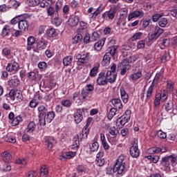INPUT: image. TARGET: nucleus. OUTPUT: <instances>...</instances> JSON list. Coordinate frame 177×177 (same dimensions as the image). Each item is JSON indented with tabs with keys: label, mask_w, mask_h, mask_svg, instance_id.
<instances>
[{
	"label": "nucleus",
	"mask_w": 177,
	"mask_h": 177,
	"mask_svg": "<svg viewBox=\"0 0 177 177\" xmlns=\"http://www.w3.org/2000/svg\"><path fill=\"white\" fill-rule=\"evenodd\" d=\"M88 59H89V57H88L87 54L86 55L82 56L80 59L77 60V66H82V64H85V63L88 62Z\"/></svg>",
	"instance_id": "obj_45"
},
{
	"label": "nucleus",
	"mask_w": 177,
	"mask_h": 177,
	"mask_svg": "<svg viewBox=\"0 0 177 177\" xmlns=\"http://www.w3.org/2000/svg\"><path fill=\"white\" fill-rule=\"evenodd\" d=\"M37 77H38V75L37 74V73L34 71L28 73V77L30 81H35Z\"/></svg>",
	"instance_id": "obj_56"
},
{
	"label": "nucleus",
	"mask_w": 177,
	"mask_h": 177,
	"mask_svg": "<svg viewBox=\"0 0 177 177\" xmlns=\"http://www.w3.org/2000/svg\"><path fill=\"white\" fill-rule=\"evenodd\" d=\"M131 145L132 146L130 147V156H131L133 158H138L139 156H140V150L138 145V140L134 139Z\"/></svg>",
	"instance_id": "obj_9"
},
{
	"label": "nucleus",
	"mask_w": 177,
	"mask_h": 177,
	"mask_svg": "<svg viewBox=\"0 0 177 177\" xmlns=\"http://www.w3.org/2000/svg\"><path fill=\"white\" fill-rule=\"evenodd\" d=\"M118 128L115 127H113L109 129V133L110 135H112V136H115V138H117V135L119 133Z\"/></svg>",
	"instance_id": "obj_55"
},
{
	"label": "nucleus",
	"mask_w": 177,
	"mask_h": 177,
	"mask_svg": "<svg viewBox=\"0 0 177 177\" xmlns=\"http://www.w3.org/2000/svg\"><path fill=\"white\" fill-rule=\"evenodd\" d=\"M106 42V38H102L97 42L94 44V49L95 50H97V52H100L104 46V44Z\"/></svg>",
	"instance_id": "obj_27"
},
{
	"label": "nucleus",
	"mask_w": 177,
	"mask_h": 177,
	"mask_svg": "<svg viewBox=\"0 0 177 177\" xmlns=\"http://www.w3.org/2000/svg\"><path fill=\"white\" fill-rule=\"evenodd\" d=\"M80 147V135H76L73 138V143L71 146V150H78Z\"/></svg>",
	"instance_id": "obj_31"
},
{
	"label": "nucleus",
	"mask_w": 177,
	"mask_h": 177,
	"mask_svg": "<svg viewBox=\"0 0 177 177\" xmlns=\"http://www.w3.org/2000/svg\"><path fill=\"white\" fill-rule=\"evenodd\" d=\"M158 24L160 27H166L167 24H168V19L167 18H160Z\"/></svg>",
	"instance_id": "obj_63"
},
{
	"label": "nucleus",
	"mask_w": 177,
	"mask_h": 177,
	"mask_svg": "<svg viewBox=\"0 0 177 177\" xmlns=\"http://www.w3.org/2000/svg\"><path fill=\"white\" fill-rule=\"evenodd\" d=\"M62 6H63V1L57 0L55 7L56 15H59V12L60 11V9H62Z\"/></svg>",
	"instance_id": "obj_52"
},
{
	"label": "nucleus",
	"mask_w": 177,
	"mask_h": 177,
	"mask_svg": "<svg viewBox=\"0 0 177 177\" xmlns=\"http://www.w3.org/2000/svg\"><path fill=\"white\" fill-rule=\"evenodd\" d=\"M131 114H132V111L129 109H127L124 113L116 121L117 127H124L125 124L129 122V120H131Z\"/></svg>",
	"instance_id": "obj_4"
},
{
	"label": "nucleus",
	"mask_w": 177,
	"mask_h": 177,
	"mask_svg": "<svg viewBox=\"0 0 177 177\" xmlns=\"http://www.w3.org/2000/svg\"><path fill=\"white\" fill-rule=\"evenodd\" d=\"M77 156V151H68L62 153L59 156V160L62 161H66V160H71L73 157Z\"/></svg>",
	"instance_id": "obj_18"
},
{
	"label": "nucleus",
	"mask_w": 177,
	"mask_h": 177,
	"mask_svg": "<svg viewBox=\"0 0 177 177\" xmlns=\"http://www.w3.org/2000/svg\"><path fill=\"white\" fill-rule=\"evenodd\" d=\"M1 55L8 60L13 59V52L12 51V48L10 46L5 47L1 51Z\"/></svg>",
	"instance_id": "obj_15"
},
{
	"label": "nucleus",
	"mask_w": 177,
	"mask_h": 177,
	"mask_svg": "<svg viewBox=\"0 0 177 177\" xmlns=\"http://www.w3.org/2000/svg\"><path fill=\"white\" fill-rule=\"evenodd\" d=\"M44 142L47 145L48 150H52V149H53V146L56 145V140L55 139V137L52 136H45Z\"/></svg>",
	"instance_id": "obj_17"
},
{
	"label": "nucleus",
	"mask_w": 177,
	"mask_h": 177,
	"mask_svg": "<svg viewBox=\"0 0 177 177\" xmlns=\"http://www.w3.org/2000/svg\"><path fill=\"white\" fill-rule=\"evenodd\" d=\"M166 84H167L166 88L167 91H169V92H172L174 91L175 83H174V82L171 80H167L166 82Z\"/></svg>",
	"instance_id": "obj_53"
},
{
	"label": "nucleus",
	"mask_w": 177,
	"mask_h": 177,
	"mask_svg": "<svg viewBox=\"0 0 177 177\" xmlns=\"http://www.w3.org/2000/svg\"><path fill=\"white\" fill-rule=\"evenodd\" d=\"M117 13V8H111L109 10L104 12L101 17L102 20H106V19H109V20H113L114 17H115V15Z\"/></svg>",
	"instance_id": "obj_12"
},
{
	"label": "nucleus",
	"mask_w": 177,
	"mask_h": 177,
	"mask_svg": "<svg viewBox=\"0 0 177 177\" xmlns=\"http://www.w3.org/2000/svg\"><path fill=\"white\" fill-rule=\"evenodd\" d=\"M99 150V142H97V136H95L91 145H90V151L94 153Z\"/></svg>",
	"instance_id": "obj_28"
},
{
	"label": "nucleus",
	"mask_w": 177,
	"mask_h": 177,
	"mask_svg": "<svg viewBox=\"0 0 177 177\" xmlns=\"http://www.w3.org/2000/svg\"><path fill=\"white\" fill-rule=\"evenodd\" d=\"M117 109L115 108H111L108 114V120H109V121H111V120H113V118H114V116L115 115L116 113H117Z\"/></svg>",
	"instance_id": "obj_50"
},
{
	"label": "nucleus",
	"mask_w": 177,
	"mask_h": 177,
	"mask_svg": "<svg viewBox=\"0 0 177 177\" xmlns=\"http://www.w3.org/2000/svg\"><path fill=\"white\" fill-rule=\"evenodd\" d=\"M57 30L55 28H48L46 30L45 35L48 37V38H55L57 37Z\"/></svg>",
	"instance_id": "obj_22"
},
{
	"label": "nucleus",
	"mask_w": 177,
	"mask_h": 177,
	"mask_svg": "<svg viewBox=\"0 0 177 177\" xmlns=\"http://www.w3.org/2000/svg\"><path fill=\"white\" fill-rule=\"evenodd\" d=\"M165 71V68L163 67L160 69V71L159 72H158L156 74L152 83L151 84V85L149 86V87L148 88V89L147 91L146 99L145 100V103H147L150 100V99H151V96L153 95V91H154V86H157V85H158V82H159L158 81L160 80H161V81H162V80H164Z\"/></svg>",
	"instance_id": "obj_2"
},
{
	"label": "nucleus",
	"mask_w": 177,
	"mask_h": 177,
	"mask_svg": "<svg viewBox=\"0 0 177 177\" xmlns=\"http://www.w3.org/2000/svg\"><path fill=\"white\" fill-rule=\"evenodd\" d=\"M110 60H111V56L105 53L102 61V66H104V67H107V66L110 64Z\"/></svg>",
	"instance_id": "obj_37"
},
{
	"label": "nucleus",
	"mask_w": 177,
	"mask_h": 177,
	"mask_svg": "<svg viewBox=\"0 0 177 177\" xmlns=\"http://www.w3.org/2000/svg\"><path fill=\"white\" fill-rule=\"evenodd\" d=\"M168 99V91L163 90L161 93H157L153 100L154 107H160L161 102H165Z\"/></svg>",
	"instance_id": "obj_3"
},
{
	"label": "nucleus",
	"mask_w": 177,
	"mask_h": 177,
	"mask_svg": "<svg viewBox=\"0 0 177 177\" xmlns=\"http://www.w3.org/2000/svg\"><path fill=\"white\" fill-rule=\"evenodd\" d=\"M77 172L82 175V174L86 172V167L84 165H80L77 167Z\"/></svg>",
	"instance_id": "obj_57"
},
{
	"label": "nucleus",
	"mask_w": 177,
	"mask_h": 177,
	"mask_svg": "<svg viewBox=\"0 0 177 177\" xmlns=\"http://www.w3.org/2000/svg\"><path fill=\"white\" fill-rule=\"evenodd\" d=\"M61 104L66 109H70V107H71V106L73 105V102H71V100H62L61 101Z\"/></svg>",
	"instance_id": "obj_49"
},
{
	"label": "nucleus",
	"mask_w": 177,
	"mask_h": 177,
	"mask_svg": "<svg viewBox=\"0 0 177 177\" xmlns=\"http://www.w3.org/2000/svg\"><path fill=\"white\" fill-rule=\"evenodd\" d=\"M2 158H3V161H4V162H9L10 161V160H12V155L10 154V153L5 151L4 152H3L1 153Z\"/></svg>",
	"instance_id": "obj_41"
},
{
	"label": "nucleus",
	"mask_w": 177,
	"mask_h": 177,
	"mask_svg": "<svg viewBox=\"0 0 177 177\" xmlns=\"http://www.w3.org/2000/svg\"><path fill=\"white\" fill-rule=\"evenodd\" d=\"M99 73V67L94 66L89 73V77H91L92 78L96 77L97 75V73Z\"/></svg>",
	"instance_id": "obj_48"
},
{
	"label": "nucleus",
	"mask_w": 177,
	"mask_h": 177,
	"mask_svg": "<svg viewBox=\"0 0 177 177\" xmlns=\"http://www.w3.org/2000/svg\"><path fill=\"white\" fill-rule=\"evenodd\" d=\"M8 96L10 97L11 100H15V99H16V96H17V91L11 89L8 93Z\"/></svg>",
	"instance_id": "obj_61"
},
{
	"label": "nucleus",
	"mask_w": 177,
	"mask_h": 177,
	"mask_svg": "<svg viewBox=\"0 0 177 177\" xmlns=\"http://www.w3.org/2000/svg\"><path fill=\"white\" fill-rule=\"evenodd\" d=\"M105 6L103 4H100L99 7L95 10V12L90 14L89 19L90 20H96V17L103 12V10L105 9Z\"/></svg>",
	"instance_id": "obj_19"
},
{
	"label": "nucleus",
	"mask_w": 177,
	"mask_h": 177,
	"mask_svg": "<svg viewBox=\"0 0 177 177\" xmlns=\"http://www.w3.org/2000/svg\"><path fill=\"white\" fill-rule=\"evenodd\" d=\"M117 49H118V46H109L106 49V54L109 56H114L117 53Z\"/></svg>",
	"instance_id": "obj_32"
},
{
	"label": "nucleus",
	"mask_w": 177,
	"mask_h": 177,
	"mask_svg": "<svg viewBox=\"0 0 177 177\" xmlns=\"http://www.w3.org/2000/svg\"><path fill=\"white\" fill-rule=\"evenodd\" d=\"M38 68H39L40 71H45L48 68V64L45 62H41L38 64Z\"/></svg>",
	"instance_id": "obj_60"
},
{
	"label": "nucleus",
	"mask_w": 177,
	"mask_h": 177,
	"mask_svg": "<svg viewBox=\"0 0 177 177\" xmlns=\"http://www.w3.org/2000/svg\"><path fill=\"white\" fill-rule=\"evenodd\" d=\"M8 85L11 86V88H16V86L20 85V80H19L17 76H13V77L8 82Z\"/></svg>",
	"instance_id": "obj_29"
},
{
	"label": "nucleus",
	"mask_w": 177,
	"mask_h": 177,
	"mask_svg": "<svg viewBox=\"0 0 177 177\" xmlns=\"http://www.w3.org/2000/svg\"><path fill=\"white\" fill-rule=\"evenodd\" d=\"M10 34V26L9 25H5L3 28L0 35L1 37H8Z\"/></svg>",
	"instance_id": "obj_36"
},
{
	"label": "nucleus",
	"mask_w": 177,
	"mask_h": 177,
	"mask_svg": "<svg viewBox=\"0 0 177 177\" xmlns=\"http://www.w3.org/2000/svg\"><path fill=\"white\" fill-rule=\"evenodd\" d=\"M177 161L176 157H175V155H170L167 156H164L160 160V164L162 167H164L165 168H168L171 164L174 165V164H176Z\"/></svg>",
	"instance_id": "obj_5"
},
{
	"label": "nucleus",
	"mask_w": 177,
	"mask_h": 177,
	"mask_svg": "<svg viewBox=\"0 0 177 177\" xmlns=\"http://www.w3.org/2000/svg\"><path fill=\"white\" fill-rule=\"evenodd\" d=\"M53 0H42L40 3L41 8H49L53 5Z\"/></svg>",
	"instance_id": "obj_40"
},
{
	"label": "nucleus",
	"mask_w": 177,
	"mask_h": 177,
	"mask_svg": "<svg viewBox=\"0 0 177 177\" xmlns=\"http://www.w3.org/2000/svg\"><path fill=\"white\" fill-rule=\"evenodd\" d=\"M18 27L21 31H27L28 27H30V23L27 19H21L19 24H18Z\"/></svg>",
	"instance_id": "obj_23"
},
{
	"label": "nucleus",
	"mask_w": 177,
	"mask_h": 177,
	"mask_svg": "<svg viewBox=\"0 0 177 177\" xmlns=\"http://www.w3.org/2000/svg\"><path fill=\"white\" fill-rule=\"evenodd\" d=\"M55 115H56V114L55 113V111H47V113H46V115L44 116V124H41V123H39V125H41L42 127H45V125H46V122H48V124H50V122L53 120H55Z\"/></svg>",
	"instance_id": "obj_16"
},
{
	"label": "nucleus",
	"mask_w": 177,
	"mask_h": 177,
	"mask_svg": "<svg viewBox=\"0 0 177 177\" xmlns=\"http://www.w3.org/2000/svg\"><path fill=\"white\" fill-rule=\"evenodd\" d=\"M6 71L8 73H17L20 70V64L16 62V59H12L9 63H8L6 68Z\"/></svg>",
	"instance_id": "obj_10"
},
{
	"label": "nucleus",
	"mask_w": 177,
	"mask_h": 177,
	"mask_svg": "<svg viewBox=\"0 0 177 177\" xmlns=\"http://www.w3.org/2000/svg\"><path fill=\"white\" fill-rule=\"evenodd\" d=\"M48 174H49V171L48 170L46 165H42L40 169V176L46 177Z\"/></svg>",
	"instance_id": "obj_47"
},
{
	"label": "nucleus",
	"mask_w": 177,
	"mask_h": 177,
	"mask_svg": "<svg viewBox=\"0 0 177 177\" xmlns=\"http://www.w3.org/2000/svg\"><path fill=\"white\" fill-rule=\"evenodd\" d=\"M5 140L9 143H16V137L12 135V133H8L5 138Z\"/></svg>",
	"instance_id": "obj_46"
},
{
	"label": "nucleus",
	"mask_w": 177,
	"mask_h": 177,
	"mask_svg": "<svg viewBox=\"0 0 177 177\" xmlns=\"http://www.w3.org/2000/svg\"><path fill=\"white\" fill-rule=\"evenodd\" d=\"M120 97L125 104H127V102L128 100H129V95L127 93V91H125V88L124 87H121L120 89Z\"/></svg>",
	"instance_id": "obj_26"
},
{
	"label": "nucleus",
	"mask_w": 177,
	"mask_h": 177,
	"mask_svg": "<svg viewBox=\"0 0 177 177\" xmlns=\"http://www.w3.org/2000/svg\"><path fill=\"white\" fill-rule=\"evenodd\" d=\"M100 38V33L99 32H93L91 36V40L93 41H97Z\"/></svg>",
	"instance_id": "obj_58"
},
{
	"label": "nucleus",
	"mask_w": 177,
	"mask_h": 177,
	"mask_svg": "<svg viewBox=\"0 0 177 177\" xmlns=\"http://www.w3.org/2000/svg\"><path fill=\"white\" fill-rule=\"evenodd\" d=\"M165 151H162V149L160 147H151L147 150L148 154H158V153H165Z\"/></svg>",
	"instance_id": "obj_33"
},
{
	"label": "nucleus",
	"mask_w": 177,
	"mask_h": 177,
	"mask_svg": "<svg viewBox=\"0 0 177 177\" xmlns=\"http://www.w3.org/2000/svg\"><path fill=\"white\" fill-rule=\"evenodd\" d=\"M81 96L82 100H83V101L85 102V100H88V99H91V97H92V93H89L88 91H86V90L82 89L81 92Z\"/></svg>",
	"instance_id": "obj_35"
},
{
	"label": "nucleus",
	"mask_w": 177,
	"mask_h": 177,
	"mask_svg": "<svg viewBox=\"0 0 177 177\" xmlns=\"http://www.w3.org/2000/svg\"><path fill=\"white\" fill-rule=\"evenodd\" d=\"M82 35L78 33L74 37L72 38L73 45H76L77 44H81L82 42Z\"/></svg>",
	"instance_id": "obj_34"
},
{
	"label": "nucleus",
	"mask_w": 177,
	"mask_h": 177,
	"mask_svg": "<svg viewBox=\"0 0 177 177\" xmlns=\"http://www.w3.org/2000/svg\"><path fill=\"white\" fill-rule=\"evenodd\" d=\"M73 63V55H68L63 59V64L65 66H71Z\"/></svg>",
	"instance_id": "obj_38"
},
{
	"label": "nucleus",
	"mask_w": 177,
	"mask_h": 177,
	"mask_svg": "<svg viewBox=\"0 0 177 177\" xmlns=\"http://www.w3.org/2000/svg\"><path fill=\"white\" fill-rule=\"evenodd\" d=\"M163 107L165 110V111H171V110H173L174 109V102L172 100L167 101L164 105Z\"/></svg>",
	"instance_id": "obj_42"
},
{
	"label": "nucleus",
	"mask_w": 177,
	"mask_h": 177,
	"mask_svg": "<svg viewBox=\"0 0 177 177\" xmlns=\"http://www.w3.org/2000/svg\"><path fill=\"white\" fill-rule=\"evenodd\" d=\"M39 124H45V115L48 113V107L44 105H39L37 107Z\"/></svg>",
	"instance_id": "obj_7"
},
{
	"label": "nucleus",
	"mask_w": 177,
	"mask_h": 177,
	"mask_svg": "<svg viewBox=\"0 0 177 177\" xmlns=\"http://www.w3.org/2000/svg\"><path fill=\"white\" fill-rule=\"evenodd\" d=\"M79 23H80V17L77 15H75L74 17L69 18L68 20V24L70 27H75L78 26Z\"/></svg>",
	"instance_id": "obj_24"
},
{
	"label": "nucleus",
	"mask_w": 177,
	"mask_h": 177,
	"mask_svg": "<svg viewBox=\"0 0 177 177\" xmlns=\"http://www.w3.org/2000/svg\"><path fill=\"white\" fill-rule=\"evenodd\" d=\"M23 122V118L21 115H18L12 119L11 122L12 127H17L20 122Z\"/></svg>",
	"instance_id": "obj_44"
},
{
	"label": "nucleus",
	"mask_w": 177,
	"mask_h": 177,
	"mask_svg": "<svg viewBox=\"0 0 177 177\" xmlns=\"http://www.w3.org/2000/svg\"><path fill=\"white\" fill-rule=\"evenodd\" d=\"M106 75L108 80V82H110V84H114V82H115V80H117V73L107 71Z\"/></svg>",
	"instance_id": "obj_30"
},
{
	"label": "nucleus",
	"mask_w": 177,
	"mask_h": 177,
	"mask_svg": "<svg viewBox=\"0 0 177 177\" xmlns=\"http://www.w3.org/2000/svg\"><path fill=\"white\" fill-rule=\"evenodd\" d=\"M88 110L85 108L83 109H77L76 112L73 114L74 122L75 124H80L84 120V115L85 113H87Z\"/></svg>",
	"instance_id": "obj_6"
},
{
	"label": "nucleus",
	"mask_w": 177,
	"mask_h": 177,
	"mask_svg": "<svg viewBox=\"0 0 177 177\" xmlns=\"http://www.w3.org/2000/svg\"><path fill=\"white\" fill-rule=\"evenodd\" d=\"M117 172L118 175H125L128 172V169L125 167V156L120 155L116 160L113 168L107 167L106 174L111 175Z\"/></svg>",
	"instance_id": "obj_1"
},
{
	"label": "nucleus",
	"mask_w": 177,
	"mask_h": 177,
	"mask_svg": "<svg viewBox=\"0 0 177 177\" xmlns=\"http://www.w3.org/2000/svg\"><path fill=\"white\" fill-rule=\"evenodd\" d=\"M145 158H147V160H150L151 161H152V162H153V164H157V162L160 161V157L158 156L149 155L146 156Z\"/></svg>",
	"instance_id": "obj_51"
},
{
	"label": "nucleus",
	"mask_w": 177,
	"mask_h": 177,
	"mask_svg": "<svg viewBox=\"0 0 177 177\" xmlns=\"http://www.w3.org/2000/svg\"><path fill=\"white\" fill-rule=\"evenodd\" d=\"M47 41H44L41 40H39L37 42V46L36 48L33 50L34 52L36 53H39L40 50H44V49H46V46H48Z\"/></svg>",
	"instance_id": "obj_20"
},
{
	"label": "nucleus",
	"mask_w": 177,
	"mask_h": 177,
	"mask_svg": "<svg viewBox=\"0 0 177 177\" xmlns=\"http://www.w3.org/2000/svg\"><path fill=\"white\" fill-rule=\"evenodd\" d=\"M48 16H50L51 17L55 15L56 16V10L53 6L48 7L47 9Z\"/></svg>",
	"instance_id": "obj_59"
},
{
	"label": "nucleus",
	"mask_w": 177,
	"mask_h": 177,
	"mask_svg": "<svg viewBox=\"0 0 177 177\" xmlns=\"http://www.w3.org/2000/svg\"><path fill=\"white\" fill-rule=\"evenodd\" d=\"M142 37H143V32H136L131 37V41H138V39H142Z\"/></svg>",
	"instance_id": "obj_54"
},
{
	"label": "nucleus",
	"mask_w": 177,
	"mask_h": 177,
	"mask_svg": "<svg viewBox=\"0 0 177 177\" xmlns=\"http://www.w3.org/2000/svg\"><path fill=\"white\" fill-rule=\"evenodd\" d=\"M131 65L129 64V59L128 58L124 59L121 62L118 64V68L121 70L120 74L122 75H125L128 70H130Z\"/></svg>",
	"instance_id": "obj_8"
},
{
	"label": "nucleus",
	"mask_w": 177,
	"mask_h": 177,
	"mask_svg": "<svg viewBox=\"0 0 177 177\" xmlns=\"http://www.w3.org/2000/svg\"><path fill=\"white\" fill-rule=\"evenodd\" d=\"M109 80H107V76L104 72H100L98 75L97 79V84L100 86L107 85Z\"/></svg>",
	"instance_id": "obj_13"
},
{
	"label": "nucleus",
	"mask_w": 177,
	"mask_h": 177,
	"mask_svg": "<svg viewBox=\"0 0 177 177\" xmlns=\"http://www.w3.org/2000/svg\"><path fill=\"white\" fill-rule=\"evenodd\" d=\"M143 16H145V12H143V10H136L129 14L127 20L128 21H132V19H136L138 17H143Z\"/></svg>",
	"instance_id": "obj_14"
},
{
	"label": "nucleus",
	"mask_w": 177,
	"mask_h": 177,
	"mask_svg": "<svg viewBox=\"0 0 177 177\" xmlns=\"http://www.w3.org/2000/svg\"><path fill=\"white\" fill-rule=\"evenodd\" d=\"M140 78H142V71L140 70L130 75V80H131V81H138Z\"/></svg>",
	"instance_id": "obj_39"
},
{
	"label": "nucleus",
	"mask_w": 177,
	"mask_h": 177,
	"mask_svg": "<svg viewBox=\"0 0 177 177\" xmlns=\"http://www.w3.org/2000/svg\"><path fill=\"white\" fill-rule=\"evenodd\" d=\"M164 32V29L160 28L158 26L154 27L153 33L148 37V42H153V41H156Z\"/></svg>",
	"instance_id": "obj_11"
},
{
	"label": "nucleus",
	"mask_w": 177,
	"mask_h": 177,
	"mask_svg": "<svg viewBox=\"0 0 177 177\" xmlns=\"http://www.w3.org/2000/svg\"><path fill=\"white\" fill-rule=\"evenodd\" d=\"M37 41V39L35 37H34L33 36H30L29 37H28L27 39V45H34V44H35Z\"/></svg>",
	"instance_id": "obj_64"
},
{
	"label": "nucleus",
	"mask_w": 177,
	"mask_h": 177,
	"mask_svg": "<svg viewBox=\"0 0 177 177\" xmlns=\"http://www.w3.org/2000/svg\"><path fill=\"white\" fill-rule=\"evenodd\" d=\"M111 102L113 107H115V109H116V110H121V109H122V107H124V106L122 105V102L121 101V100L120 98L112 99Z\"/></svg>",
	"instance_id": "obj_25"
},
{
	"label": "nucleus",
	"mask_w": 177,
	"mask_h": 177,
	"mask_svg": "<svg viewBox=\"0 0 177 177\" xmlns=\"http://www.w3.org/2000/svg\"><path fill=\"white\" fill-rule=\"evenodd\" d=\"M35 128H37V125L35 122H30L27 126L26 131L28 133H32L34 131H35Z\"/></svg>",
	"instance_id": "obj_43"
},
{
	"label": "nucleus",
	"mask_w": 177,
	"mask_h": 177,
	"mask_svg": "<svg viewBox=\"0 0 177 177\" xmlns=\"http://www.w3.org/2000/svg\"><path fill=\"white\" fill-rule=\"evenodd\" d=\"M156 135L160 139H167V133L162 131V130H159L156 131Z\"/></svg>",
	"instance_id": "obj_62"
},
{
	"label": "nucleus",
	"mask_w": 177,
	"mask_h": 177,
	"mask_svg": "<svg viewBox=\"0 0 177 177\" xmlns=\"http://www.w3.org/2000/svg\"><path fill=\"white\" fill-rule=\"evenodd\" d=\"M91 123L86 122V125L84 127L82 133H80V139H87L88 135H89V126Z\"/></svg>",
	"instance_id": "obj_21"
}]
</instances>
